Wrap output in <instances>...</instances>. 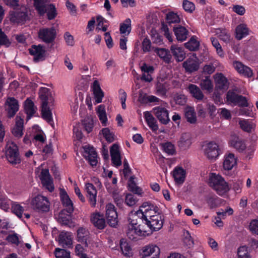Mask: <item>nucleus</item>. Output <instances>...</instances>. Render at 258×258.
Wrapping results in <instances>:
<instances>
[{
    "label": "nucleus",
    "mask_w": 258,
    "mask_h": 258,
    "mask_svg": "<svg viewBox=\"0 0 258 258\" xmlns=\"http://www.w3.org/2000/svg\"><path fill=\"white\" fill-rule=\"evenodd\" d=\"M224 178L219 175H217L215 173L211 174L209 179V184L210 186L212 187L213 189L221 182L223 180Z\"/></svg>",
    "instance_id": "nucleus-47"
},
{
    "label": "nucleus",
    "mask_w": 258,
    "mask_h": 258,
    "mask_svg": "<svg viewBox=\"0 0 258 258\" xmlns=\"http://www.w3.org/2000/svg\"><path fill=\"white\" fill-rule=\"evenodd\" d=\"M144 226L138 222L137 219H132L126 232L127 237L131 240L137 241L140 236H144L146 234L147 231Z\"/></svg>",
    "instance_id": "nucleus-2"
},
{
    "label": "nucleus",
    "mask_w": 258,
    "mask_h": 258,
    "mask_svg": "<svg viewBox=\"0 0 258 258\" xmlns=\"http://www.w3.org/2000/svg\"><path fill=\"white\" fill-rule=\"evenodd\" d=\"M86 190L91 206L94 207L96 204L97 190L91 183L86 184Z\"/></svg>",
    "instance_id": "nucleus-27"
},
{
    "label": "nucleus",
    "mask_w": 258,
    "mask_h": 258,
    "mask_svg": "<svg viewBox=\"0 0 258 258\" xmlns=\"http://www.w3.org/2000/svg\"><path fill=\"white\" fill-rule=\"evenodd\" d=\"M50 202L46 197L38 195L33 197L31 201L32 208L41 212H47L50 209Z\"/></svg>",
    "instance_id": "nucleus-5"
},
{
    "label": "nucleus",
    "mask_w": 258,
    "mask_h": 258,
    "mask_svg": "<svg viewBox=\"0 0 258 258\" xmlns=\"http://www.w3.org/2000/svg\"><path fill=\"white\" fill-rule=\"evenodd\" d=\"M12 211L14 214L19 218L22 217V215L24 211V208L17 202H12Z\"/></svg>",
    "instance_id": "nucleus-53"
},
{
    "label": "nucleus",
    "mask_w": 258,
    "mask_h": 258,
    "mask_svg": "<svg viewBox=\"0 0 258 258\" xmlns=\"http://www.w3.org/2000/svg\"><path fill=\"white\" fill-rule=\"evenodd\" d=\"M154 51L165 63H169L171 62L172 56L168 49L166 48H155Z\"/></svg>",
    "instance_id": "nucleus-32"
},
{
    "label": "nucleus",
    "mask_w": 258,
    "mask_h": 258,
    "mask_svg": "<svg viewBox=\"0 0 258 258\" xmlns=\"http://www.w3.org/2000/svg\"><path fill=\"white\" fill-rule=\"evenodd\" d=\"M58 241L59 244L63 247H71L73 244L72 234L69 232H61L59 235Z\"/></svg>",
    "instance_id": "nucleus-23"
},
{
    "label": "nucleus",
    "mask_w": 258,
    "mask_h": 258,
    "mask_svg": "<svg viewBox=\"0 0 258 258\" xmlns=\"http://www.w3.org/2000/svg\"><path fill=\"white\" fill-rule=\"evenodd\" d=\"M145 223L152 231H157L163 226V221L160 215H155L150 220L145 219Z\"/></svg>",
    "instance_id": "nucleus-15"
},
{
    "label": "nucleus",
    "mask_w": 258,
    "mask_h": 258,
    "mask_svg": "<svg viewBox=\"0 0 258 258\" xmlns=\"http://www.w3.org/2000/svg\"><path fill=\"white\" fill-rule=\"evenodd\" d=\"M145 119L149 127L154 131L158 129V126L156 118L149 111L144 112Z\"/></svg>",
    "instance_id": "nucleus-34"
},
{
    "label": "nucleus",
    "mask_w": 258,
    "mask_h": 258,
    "mask_svg": "<svg viewBox=\"0 0 258 258\" xmlns=\"http://www.w3.org/2000/svg\"><path fill=\"white\" fill-rule=\"evenodd\" d=\"M6 156L8 162L13 165L19 164L21 162L18 147L12 141L7 143Z\"/></svg>",
    "instance_id": "nucleus-4"
},
{
    "label": "nucleus",
    "mask_w": 258,
    "mask_h": 258,
    "mask_svg": "<svg viewBox=\"0 0 258 258\" xmlns=\"http://www.w3.org/2000/svg\"><path fill=\"white\" fill-rule=\"evenodd\" d=\"M28 19L27 10L25 7H21L20 11H13L10 13V19L13 23H23Z\"/></svg>",
    "instance_id": "nucleus-11"
},
{
    "label": "nucleus",
    "mask_w": 258,
    "mask_h": 258,
    "mask_svg": "<svg viewBox=\"0 0 258 258\" xmlns=\"http://www.w3.org/2000/svg\"><path fill=\"white\" fill-rule=\"evenodd\" d=\"M122 164L121 157L118 145L114 143V166L118 167Z\"/></svg>",
    "instance_id": "nucleus-48"
},
{
    "label": "nucleus",
    "mask_w": 258,
    "mask_h": 258,
    "mask_svg": "<svg viewBox=\"0 0 258 258\" xmlns=\"http://www.w3.org/2000/svg\"><path fill=\"white\" fill-rule=\"evenodd\" d=\"M30 54L33 56L35 62L43 61L45 59L46 51L44 47L41 45H32L29 49Z\"/></svg>",
    "instance_id": "nucleus-13"
},
{
    "label": "nucleus",
    "mask_w": 258,
    "mask_h": 258,
    "mask_svg": "<svg viewBox=\"0 0 258 258\" xmlns=\"http://www.w3.org/2000/svg\"><path fill=\"white\" fill-rule=\"evenodd\" d=\"M91 90L93 92L94 99L95 104H98L102 102L104 97V93L102 91L100 84L98 81L95 80L91 86Z\"/></svg>",
    "instance_id": "nucleus-20"
},
{
    "label": "nucleus",
    "mask_w": 258,
    "mask_h": 258,
    "mask_svg": "<svg viewBox=\"0 0 258 258\" xmlns=\"http://www.w3.org/2000/svg\"><path fill=\"white\" fill-rule=\"evenodd\" d=\"M248 29L244 24L238 25L235 29V38L238 40H241L249 34Z\"/></svg>",
    "instance_id": "nucleus-35"
},
{
    "label": "nucleus",
    "mask_w": 258,
    "mask_h": 258,
    "mask_svg": "<svg viewBox=\"0 0 258 258\" xmlns=\"http://www.w3.org/2000/svg\"><path fill=\"white\" fill-rule=\"evenodd\" d=\"M104 174L105 176L107 177L106 179V181H105V186L107 189V190L110 193L113 192V187H112V183H113V179H112V171H106L105 169L104 170Z\"/></svg>",
    "instance_id": "nucleus-52"
},
{
    "label": "nucleus",
    "mask_w": 258,
    "mask_h": 258,
    "mask_svg": "<svg viewBox=\"0 0 258 258\" xmlns=\"http://www.w3.org/2000/svg\"><path fill=\"white\" fill-rule=\"evenodd\" d=\"M167 87L166 83H162L158 82L156 84V94L159 96H165L167 92Z\"/></svg>",
    "instance_id": "nucleus-55"
},
{
    "label": "nucleus",
    "mask_w": 258,
    "mask_h": 258,
    "mask_svg": "<svg viewBox=\"0 0 258 258\" xmlns=\"http://www.w3.org/2000/svg\"><path fill=\"white\" fill-rule=\"evenodd\" d=\"M151 40L153 43L161 45L163 43V37L156 30H152L150 33Z\"/></svg>",
    "instance_id": "nucleus-58"
},
{
    "label": "nucleus",
    "mask_w": 258,
    "mask_h": 258,
    "mask_svg": "<svg viewBox=\"0 0 258 258\" xmlns=\"http://www.w3.org/2000/svg\"><path fill=\"white\" fill-rule=\"evenodd\" d=\"M215 89L221 93L226 92L229 87V82L227 78L222 73H217L214 76Z\"/></svg>",
    "instance_id": "nucleus-8"
},
{
    "label": "nucleus",
    "mask_w": 258,
    "mask_h": 258,
    "mask_svg": "<svg viewBox=\"0 0 258 258\" xmlns=\"http://www.w3.org/2000/svg\"><path fill=\"white\" fill-rule=\"evenodd\" d=\"M186 48L190 51H196L200 46V42L196 39V36H192L190 40L184 44Z\"/></svg>",
    "instance_id": "nucleus-44"
},
{
    "label": "nucleus",
    "mask_w": 258,
    "mask_h": 258,
    "mask_svg": "<svg viewBox=\"0 0 258 258\" xmlns=\"http://www.w3.org/2000/svg\"><path fill=\"white\" fill-rule=\"evenodd\" d=\"M39 97L41 100V112L43 118L48 122L52 121V114L48 107V100L50 99V90L45 87H42L39 90Z\"/></svg>",
    "instance_id": "nucleus-1"
},
{
    "label": "nucleus",
    "mask_w": 258,
    "mask_h": 258,
    "mask_svg": "<svg viewBox=\"0 0 258 258\" xmlns=\"http://www.w3.org/2000/svg\"><path fill=\"white\" fill-rule=\"evenodd\" d=\"M236 165L237 159L234 154L229 153L227 155H225L223 162V168L225 170H231Z\"/></svg>",
    "instance_id": "nucleus-31"
},
{
    "label": "nucleus",
    "mask_w": 258,
    "mask_h": 258,
    "mask_svg": "<svg viewBox=\"0 0 258 258\" xmlns=\"http://www.w3.org/2000/svg\"><path fill=\"white\" fill-rule=\"evenodd\" d=\"M186 96L181 93H176L173 96V100L176 104L184 106L187 102Z\"/></svg>",
    "instance_id": "nucleus-54"
},
{
    "label": "nucleus",
    "mask_w": 258,
    "mask_h": 258,
    "mask_svg": "<svg viewBox=\"0 0 258 258\" xmlns=\"http://www.w3.org/2000/svg\"><path fill=\"white\" fill-rule=\"evenodd\" d=\"M187 91L198 101H202L204 98V95L201 89L196 85L189 84L187 87Z\"/></svg>",
    "instance_id": "nucleus-24"
},
{
    "label": "nucleus",
    "mask_w": 258,
    "mask_h": 258,
    "mask_svg": "<svg viewBox=\"0 0 258 258\" xmlns=\"http://www.w3.org/2000/svg\"><path fill=\"white\" fill-rule=\"evenodd\" d=\"M66 210H62L58 214L57 219V221L62 224L68 225L70 223L71 214L66 213Z\"/></svg>",
    "instance_id": "nucleus-43"
},
{
    "label": "nucleus",
    "mask_w": 258,
    "mask_h": 258,
    "mask_svg": "<svg viewBox=\"0 0 258 258\" xmlns=\"http://www.w3.org/2000/svg\"><path fill=\"white\" fill-rule=\"evenodd\" d=\"M100 135L109 143L113 141V134L111 131L107 127L101 130Z\"/></svg>",
    "instance_id": "nucleus-57"
},
{
    "label": "nucleus",
    "mask_w": 258,
    "mask_h": 258,
    "mask_svg": "<svg viewBox=\"0 0 258 258\" xmlns=\"http://www.w3.org/2000/svg\"><path fill=\"white\" fill-rule=\"evenodd\" d=\"M97 25L96 27V31H99L100 30L106 31L107 30V22L104 18L101 16H99L97 18Z\"/></svg>",
    "instance_id": "nucleus-61"
},
{
    "label": "nucleus",
    "mask_w": 258,
    "mask_h": 258,
    "mask_svg": "<svg viewBox=\"0 0 258 258\" xmlns=\"http://www.w3.org/2000/svg\"><path fill=\"white\" fill-rule=\"evenodd\" d=\"M182 7L185 12L189 13H192L195 10V4L188 0H183Z\"/></svg>",
    "instance_id": "nucleus-63"
},
{
    "label": "nucleus",
    "mask_w": 258,
    "mask_h": 258,
    "mask_svg": "<svg viewBox=\"0 0 258 258\" xmlns=\"http://www.w3.org/2000/svg\"><path fill=\"white\" fill-rule=\"evenodd\" d=\"M191 144L190 137L188 133L182 134L179 141L178 142V146L182 149L188 148Z\"/></svg>",
    "instance_id": "nucleus-41"
},
{
    "label": "nucleus",
    "mask_w": 258,
    "mask_h": 258,
    "mask_svg": "<svg viewBox=\"0 0 258 258\" xmlns=\"http://www.w3.org/2000/svg\"><path fill=\"white\" fill-rule=\"evenodd\" d=\"M119 244L121 253L124 256L128 258L133 255V249L126 239L121 238Z\"/></svg>",
    "instance_id": "nucleus-25"
},
{
    "label": "nucleus",
    "mask_w": 258,
    "mask_h": 258,
    "mask_svg": "<svg viewBox=\"0 0 258 258\" xmlns=\"http://www.w3.org/2000/svg\"><path fill=\"white\" fill-rule=\"evenodd\" d=\"M186 171L181 167L177 166L172 171V176L176 183L182 184L185 181Z\"/></svg>",
    "instance_id": "nucleus-22"
},
{
    "label": "nucleus",
    "mask_w": 258,
    "mask_h": 258,
    "mask_svg": "<svg viewBox=\"0 0 258 258\" xmlns=\"http://www.w3.org/2000/svg\"><path fill=\"white\" fill-rule=\"evenodd\" d=\"M19 109L17 100L14 98H8L6 102V110L9 117H13Z\"/></svg>",
    "instance_id": "nucleus-17"
},
{
    "label": "nucleus",
    "mask_w": 258,
    "mask_h": 258,
    "mask_svg": "<svg viewBox=\"0 0 258 258\" xmlns=\"http://www.w3.org/2000/svg\"><path fill=\"white\" fill-rule=\"evenodd\" d=\"M214 189L216 191L217 193L219 195L222 196L227 192L229 190V188L228 183L224 179L223 180H222V182L218 184L214 188Z\"/></svg>",
    "instance_id": "nucleus-49"
},
{
    "label": "nucleus",
    "mask_w": 258,
    "mask_h": 258,
    "mask_svg": "<svg viewBox=\"0 0 258 258\" xmlns=\"http://www.w3.org/2000/svg\"><path fill=\"white\" fill-rule=\"evenodd\" d=\"M201 86L203 90L210 92L213 90V85L209 76L205 77L201 82Z\"/></svg>",
    "instance_id": "nucleus-50"
},
{
    "label": "nucleus",
    "mask_w": 258,
    "mask_h": 258,
    "mask_svg": "<svg viewBox=\"0 0 258 258\" xmlns=\"http://www.w3.org/2000/svg\"><path fill=\"white\" fill-rule=\"evenodd\" d=\"M173 31L178 41L182 42L185 40L188 34V30L184 27L179 25L173 26Z\"/></svg>",
    "instance_id": "nucleus-26"
},
{
    "label": "nucleus",
    "mask_w": 258,
    "mask_h": 258,
    "mask_svg": "<svg viewBox=\"0 0 258 258\" xmlns=\"http://www.w3.org/2000/svg\"><path fill=\"white\" fill-rule=\"evenodd\" d=\"M34 6L41 15L47 13L49 20L53 19L56 16V8L53 4H47L46 0H34Z\"/></svg>",
    "instance_id": "nucleus-3"
},
{
    "label": "nucleus",
    "mask_w": 258,
    "mask_h": 258,
    "mask_svg": "<svg viewBox=\"0 0 258 258\" xmlns=\"http://www.w3.org/2000/svg\"><path fill=\"white\" fill-rule=\"evenodd\" d=\"M35 173L41 180L43 186L49 192L53 191L54 186L53 179L49 174V170L47 169L38 168L36 170Z\"/></svg>",
    "instance_id": "nucleus-6"
},
{
    "label": "nucleus",
    "mask_w": 258,
    "mask_h": 258,
    "mask_svg": "<svg viewBox=\"0 0 258 258\" xmlns=\"http://www.w3.org/2000/svg\"><path fill=\"white\" fill-rule=\"evenodd\" d=\"M91 221L98 229H102L105 227V222L103 216L98 212L94 213L92 215Z\"/></svg>",
    "instance_id": "nucleus-29"
},
{
    "label": "nucleus",
    "mask_w": 258,
    "mask_h": 258,
    "mask_svg": "<svg viewBox=\"0 0 258 258\" xmlns=\"http://www.w3.org/2000/svg\"><path fill=\"white\" fill-rule=\"evenodd\" d=\"M24 109L27 115L28 119H30L36 111L34 103L32 100L28 99L25 101Z\"/></svg>",
    "instance_id": "nucleus-42"
},
{
    "label": "nucleus",
    "mask_w": 258,
    "mask_h": 258,
    "mask_svg": "<svg viewBox=\"0 0 258 258\" xmlns=\"http://www.w3.org/2000/svg\"><path fill=\"white\" fill-rule=\"evenodd\" d=\"M134 176H131L128 181V190L133 193L141 195L142 190L141 188L138 186L134 181Z\"/></svg>",
    "instance_id": "nucleus-45"
},
{
    "label": "nucleus",
    "mask_w": 258,
    "mask_h": 258,
    "mask_svg": "<svg viewBox=\"0 0 258 258\" xmlns=\"http://www.w3.org/2000/svg\"><path fill=\"white\" fill-rule=\"evenodd\" d=\"M138 202L136 196L132 194H128L125 196V203L126 205L132 207L134 206Z\"/></svg>",
    "instance_id": "nucleus-64"
},
{
    "label": "nucleus",
    "mask_w": 258,
    "mask_h": 258,
    "mask_svg": "<svg viewBox=\"0 0 258 258\" xmlns=\"http://www.w3.org/2000/svg\"><path fill=\"white\" fill-rule=\"evenodd\" d=\"M142 208H146L143 212L142 210L140 209L137 212V215L138 217L141 216V218L140 219L143 223L145 222V219L150 220L152 217L154 216L157 213L158 208L157 206H154V205L150 204L148 203H144L142 206Z\"/></svg>",
    "instance_id": "nucleus-7"
},
{
    "label": "nucleus",
    "mask_w": 258,
    "mask_h": 258,
    "mask_svg": "<svg viewBox=\"0 0 258 258\" xmlns=\"http://www.w3.org/2000/svg\"><path fill=\"white\" fill-rule=\"evenodd\" d=\"M219 199L216 196H210L207 198V203L211 209L217 207Z\"/></svg>",
    "instance_id": "nucleus-62"
},
{
    "label": "nucleus",
    "mask_w": 258,
    "mask_h": 258,
    "mask_svg": "<svg viewBox=\"0 0 258 258\" xmlns=\"http://www.w3.org/2000/svg\"><path fill=\"white\" fill-rule=\"evenodd\" d=\"M163 152L168 156H173L176 154V149L174 145L170 142H166L161 144Z\"/></svg>",
    "instance_id": "nucleus-38"
},
{
    "label": "nucleus",
    "mask_w": 258,
    "mask_h": 258,
    "mask_svg": "<svg viewBox=\"0 0 258 258\" xmlns=\"http://www.w3.org/2000/svg\"><path fill=\"white\" fill-rule=\"evenodd\" d=\"M152 112L161 124H167L170 121L169 111L165 107H155L153 108Z\"/></svg>",
    "instance_id": "nucleus-12"
},
{
    "label": "nucleus",
    "mask_w": 258,
    "mask_h": 258,
    "mask_svg": "<svg viewBox=\"0 0 258 258\" xmlns=\"http://www.w3.org/2000/svg\"><path fill=\"white\" fill-rule=\"evenodd\" d=\"M185 117L187 121L191 124L197 122V116L194 108L187 107L184 110Z\"/></svg>",
    "instance_id": "nucleus-40"
},
{
    "label": "nucleus",
    "mask_w": 258,
    "mask_h": 258,
    "mask_svg": "<svg viewBox=\"0 0 258 258\" xmlns=\"http://www.w3.org/2000/svg\"><path fill=\"white\" fill-rule=\"evenodd\" d=\"M83 124L85 131L89 133L92 132L94 126L93 120L91 117H87L84 119Z\"/></svg>",
    "instance_id": "nucleus-59"
},
{
    "label": "nucleus",
    "mask_w": 258,
    "mask_h": 258,
    "mask_svg": "<svg viewBox=\"0 0 258 258\" xmlns=\"http://www.w3.org/2000/svg\"><path fill=\"white\" fill-rule=\"evenodd\" d=\"M199 59L196 56L195 58H188L182 63V67L185 72L189 74L197 71L199 69Z\"/></svg>",
    "instance_id": "nucleus-16"
},
{
    "label": "nucleus",
    "mask_w": 258,
    "mask_h": 258,
    "mask_svg": "<svg viewBox=\"0 0 258 258\" xmlns=\"http://www.w3.org/2000/svg\"><path fill=\"white\" fill-rule=\"evenodd\" d=\"M160 249L156 245H148L143 247L140 251L142 258H159Z\"/></svg>",
    "instance_id": "nucleus-9"
},
{
    "label": "nucleus",
    "mask_w": 258,
    "mask_h": 258,
    "mask_svg": "<svg viewBox=\"0 0 258 258\" xmlns=\"http://www.w3.org/2000/svg\"><path fill=\"white\" fill-rule=\"evenodd\" d=\"M229 144L239 152H242L245 150L246 147L244 140L236 136L231 137L229 141Z\"/></svg>",
    "instance_id": "nucleus-21"
},
{
    "label": "nucleus",
    "mask_w": 258,
    "mask_h": 258,
    "mask_svg": "<svg viewBox=\"0 0 258 258\" xmlns=\"http://www.w3.org/2000/svg\"><path fill=\"white\" fill-rule=\"evenodd\" d=\"M78 241L84 243L85 246H88V241L90 239L89 232L84 228H80L77 231Z\"/></svg>",
    "instance_id": "nucleus-33"
},
{
    "label": "nucleus",
    "mask_w": 258,
    "mask_h": 258,
    "mask_svg": "<svg viewBox=\"0 0 258 258\" xmlns=\"http://www.w3.org/2000/svg\"><path fill=\"white\" fill-rule=\"evenodd\" d=\"M105 217L107 222L111 226H113L112 218H113V205L109 203L106 206L105 208Z\"/></svg>",
    "instance_id": "nucleus-51"
},
{
    "label": "nucleus",
    "mask_w": 258,
    "mask_h": 258,
    "mask_svg": "<svg viewBox=\"0 0 258 258\" xmlns=\"http://www.w3.org/2000/svg\"><path fill=\"white\" fill-rule=\"evenodd\" d=\"M204 152L209 159H215L220 154L219 146L214 142H210L205 146Z\"/></svg>",
    "instance_id": "nucleus-14"
},
{
    "label": "nucleus",
    "mask_w": 258,
    "mask_h": 258,
    "mask_svg": "<svg viewBox=\"0 0 258 258\" xmlns=\"http://www.w3.org/2000/svg\"><path fill=\"white\" fill-rule=\"evenodd\" d=\"M170 50L175 59L177 61H181L184 59L185 53L182 48L172 45L170 47Z\"/></svg>",
    "instance_id": "nucleus-39"
},
{
    "label": "nucleus",
    "mask_w": 258,
    "mask_h": 258,
    "mask_svg": "<svg viewBox=\"0 0 258 258\" xmlns=\"http://www.w3.org/2000/svg\"><path fill=\"white\" fill-rule=\"evenodd\" d=\"M85 156L92 166H96L98 163V157L96 152L92 147H85Z\"/></svg>",
    "instance_id": "nucleus-19"
},
{
    "label": "nucleus",
    "mask_w": 258,
    "mask_h": 258,
    "mask_svg": "<svg viewBox=\"0 0 258 258\" xmlns=\"http://www.w3.org/2000/svg\"><path fill=\"white\" fill-rule=\"evenodd\" d=\"M24 120L20 116H17L16 117V124L12 130L13 135L16 138L21 137L23 134Z\"/></svg>",
    "instance_id": "nucleus-28"
},
{
    "label": "nucleus",
    "mask_w": 258,
    "mask_h": 258,
    "mask_svg": "<svg viewBox=\"0 0 258 258\" xmlns=\"http://www.w3.org/2000/svg\"><path fill=\"white\" fill-rule=\"evenodd\" d=\"M56 31L54 28H43L38 32L39 38L46 43H52L56 37Z\"/></svg>",
    "instance_id": "nucleus-10"
},
{
    "label": "nucleus",
    "mask_w": 258,
    "mask_h": 258,
    "mask_svg": "<svg viewBox=\"0 0 258 258\" xmlns=\"http://www.w3.org/2000/svg\"><path fill=\"white\" fill-rule=\"evenodd\" d=\"M97 115L103 126L107 125V118L105 106L103 105H100L96 108Z\"/></svg>",
    "instance_id": "nucleus-37"
},
{
    "label": "nucleus",
    "mask_w": 258,
    "mask_h": 258,
    "mask_svg": "<svg viewBox=\"0 0 258 258\" xmlns=\"http://www.w3.org/2000/svg\"><path fill=\"white\" fill-rule=\"evenodd\" d=\"M59 195L61 201L67 213L72 214L74 211L73 204L69 196L64 189L60 188Z\"/></svg>",
    "instance_id": "nucleus-18"
},
{
    "label": "nucleus",
    "mask_w": 258,
    "mask_h": 258,
    "mask_svg": "<svg viewBox=\"0 0 258 258\" xmlns=\"http://www.w3.org/2000/svg\"><path fill=\"white\" fill-rule=\"evenodd\" d=\"M166 20L167 23L171 26L172 24H179L180 22L179 15L173 12H169L166 14Z\"/></svg>",
    "instance_id": "nucleus-46"
},
{
    "label": "nucleus",
    "mask_w": 258,
    "mask_h": 258,
    "mask_svg": "<svg viewBox=\"0 0 258 258\" xmlns=\"http://www.w3.org/2000/svg\"><path fill=\"white\" fill-rule=\"evenodd\" d=\"M54 254L56 258H71L69 251L59 248L55 249Z\"/></svg>",
    "instance_id": "nucleus-60"
},
{
    "label": "nucleus",
    "mask_w": 258,
    "mask_h": 258,
    "mask_svg": "<svg viewBox=\"0 0 258 258\" xmlns=\"http://www.w3.org/2000/svg\"><path fill=\"white\" fill-rule=\"evenodd\" d=\"M234 66L236 71L243 76L247 78H250L252 76L253 73L251 69L249 67L244 66L241 62L236 61L234 63Z\"/></svg>",
    "instance_id": "nucleus-30"
},
{
    "label": "nucleus",
    "mask_w": 258,
    "mask_h": 258,
    "mask_svg": "<svg viewBox=\"0 0 258 258\" xmlns=\"http://www.w3.org/2000/svg\"><path fill=\"white\" fill-rule=\"evenodd\" d=\"M239 95L232 90H229L226 94V101L228 103H232L235 105Z\"/></svg>",
    "instance_id": "nucleus-56"
},
{
    "label": "nucleus",
    "mask_w": 258,
    "mask_h": 258,
    "mask_svg": "<svg viewBox=\"0 0 258 258\" xmlns=\"http://www.w3.org/2000/svg\"><path fill=\"white\" fill-rule=\"evenodd\" d=\"M131 30V20L130 18L126 19L123 23H120L119 32L121 35L128 36Z\"/></svg>",
    "instance_id": "nucleus-36"
}]
</instances>
